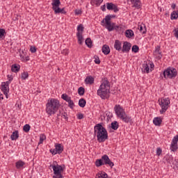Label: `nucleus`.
I'll list each match as a JSON object with an SVG mask.
<instances>
[{"label":"nucleus","instance_id":"obj_37","mask_svg":"<svg viewBox=\"0 0 178 178\" xmlns=\"http://www.w3.org/2000/svg\"><path fill=\"white\" fill-rule=\"evenodd\" d=\"M170 149L171 151H172L173 152H175V151H177V143L174 144L172 142L171 143V146H170Z\"/></svg>","mask_w":178,"mask_h":178},{"label":"nucleus","instance_id":"obj_62","mask_svg":"<svg viewBox=\"0 0 178 178\" xmlns=\"http://www.w3.org/2000/svg\"><path fill=\"white\" fill-rule=\"evenodd\" d=\"M151 67H152V65H151Z\"/></svg>","mask_w":178,"mask_h":178},{"label":"nucleus","instance_id":"obj_24","mask_svg":"<svg viewBox=\"0 0 178 178\" xmlns=\"http://www.w3.org/2000/svg\"><path fill=\"white\" fill-rule=\"evenodd\" d=\"M142 71L143 73H149V66L148 64H147V63H144L143 64Z\"/></svg>","mask_w":178,"mask_h":178},{"label":"nucleus","instance_id":"obj_20","mask_svg":"<svg viewBox=\"0 0 178 178\" xmlns=\"http://www.w3.org/2000/svg\"><path fill=\"white\" fill-rule=\"evenodd\" d=\"M125 36L127 38H131V37L134 36V32L131 29H127L125 31Z\"/></svg>","mask_w":178,"mask_h":178},{"label":"nucleus","instance_id":"obj_46","mask_svg":"<svg viewBox=\"0 0 178 178\" xmlns=\"http://www.w3.org/2000/svg\"><path fill=\"white\" fill-rule=\"evenodd\" d=\"M177 141H178V135H176L172 140V143H173L174 144H177Z\"/></svg>","mask_w":178,"mask_h":178},{"label":"nucleus","instance_id":"obj_54","mask_svg":"<svg viewBox=\"0 0 178 178\" xmlns=\"http://www.w3.org/2000/svg\"><path fill=\"white\" fill-rule=\"evenodd\" d=\"M61 118H63V119H67V113H61Z\"/></svg>","mask_w":178,"mask_h":178},{"label":"nucleus","instance_id":"obj_36","mask_svg":"<svg viewBox=\"0 0 178 178\" xmlns=\"http://www.w3.org/2000/svg\"><path fill=\"white\" fill-rule=\"evenodd\" d=\"M29 78V72H24L21 74V79L22 80H26V79Z\"/></svg>","mask_w":178,"mask_h":178},{"label":"nucleus","instance_id":"obj_2","mask_svg":"<svg viewBox=\"0 0 178 178\" xmlns=\"http://www.w3.org/2000/svg\"><path fill=\"white\" fill-rule=\"evenodd\" d=\"M97 94L102 99H108V98H109V94H111V84H109L108 79L103 81L97 90Z\"/></svg>","mask_w":178,"mask_h":178},{"label":"nucleus","instance_id":"obj_23","mask_svg":"<svg viewBox=\"0 0 178 178\" xmlns=\"http://www.w3.org/2000/svg\"><path fill=\"white\" fill-rule=\"evenodd\" d=\"M10 138L12 141H15L19 138V131H15L13 132Z\"/></svg>","mask_w":178,"mask_h":178},{"label":"nucleus","instance_id":"obj_6","mask_svg":"<svg viewBox=\"0 0 178 178\" xmlns=\"http://www.w3.org/2000/svg\"><path fill=\"white\" fill-rule=\"evenodd\" d=\"M52 9L54 13L56 15L58 13H62L63 15H66V11H65V8H60V0H51Z\"/></svg>","mask_w":178,"mask_h":178},{"label":"nucleus","instance_id":"obj_29","mask_svg":"<svg viewBox=\"0 0 178 178\" xmlns=\"http://www.w3.org/2000/svg\"><path fill=\"white\" fill-rule=\"evenodd\" d=\"M178 18V10L173 11L171 13L170 19L171 20H176Z\"/></svg>","mask_w":178,"mask_h":178},{"label":"nucleus","instance_id":"obj_12","mask_svg":"<svg viewBox=\"0 0 178 178\" xmlns=\"http://www.w3.org/2000/svg\"><path fill=\"white\" fill-rule=\"evenodd\" d=\"M106 8L108 10H113L115 13H116V12H119V9L118 8V6H116V5L113 4V3H107Z\"/></svg>","mask_w":178,"mask_h":178},{"label":"nucleus","instance_id":"obj_40","mask_svg":"<svg viewBox=\"0 0 178 178\" xmlns=\"http://www.w3.org/2000/svg\"><path fill=\"white\" fill-rule=\"evenodd\" d=\"M84 92H86V89H84V88H83V87L79 88V89H78L79 95H83L84 94Z\"/></svg>","mask_w":178,"mask_h":178},{"label":"nucleus","instance_id":"obj_21","mask_svg":"<svg viewBox=\"0 0 178 178\" xmlns=\"http://www.w3.org/2000/svg\"><path fill=\"white\" fill-rule=\"evenodd\" d=\"M56 151L57 154H62L63 152V146L60 144H57L55 145Z\"/></svg>","mask_w":178,"mask_h":178},{"label":"nucleus","instance_id":"obj_48","mask_svg":"<svg viewBox=\"0 0 178 178\" xmlns=\"http://www.w3.org/2000/svg\"><path fill=\"white\" fill-rule=\"evenodd\" d=\"M30 51L32 54H35V52H37V48H35V47L31 46L30 48Z\"/></svg>","mask_w":178,"mask_h":178},{"label":"nucleus","instance_id":"obj_63","mask_svg":"<svg viewBox=\"0 0 178 178\" xmlns=\"http://www.w3.org/2000/svg\"><path fill=\"white\" fill-rule=\"evenodd\" d=\"M8 77H9V75H8Z\"/></svg>","mask_w":178,"mask_h":178},{"label":"nucleus","instance_id":"obj_60","mask_svg":"<svg viewBox=\"0 0 178 178\" xmlns=\"http://www.w3.org/2000/svg\"><path fill=\"white\" fill-rule=\"evenodd\" d=\"M0 99H3V97H0Z\"/></svg>","mask_w":178,"mask_h":178},{"label":"nucleus","instance_id":"obj_57","mask_svg":"<svg viewBox=\"0 0 178 178\" xmlns=\"http://www.w3.org/2000/svg\"><path fill=\"white\" fill-rule=\"evenodd\" d=\"M171 8H172V9H175V8H176V4L172 3V6H171Z\"/></svg>","mask_w":178,"mask_h":178},{"label":"nucleus","instance_id":"obj_22","mask_svg":"<svg viewBox=\"0 0 178 178\" xmlns=\"http://www.w3.org/2000/svg\"><path fill=\"white\" fill-rule=\"evenodd\" d=\"M20 70V65L17 64H13L11 67V71L14 73H17Z\"/></svg>","mask_w":178,"mask_h":178},{"label":"nucleus","instance_id":"obj_50","mask_svg":"<svg viewBox=\"0 0 178 178\" xmlns=\"http://www.w3.org/2000/svg\"><path fill=\"white\" fill-rule=\"evenodd\" d=\"M61 54H63V55H68L69 49H63V51H61Z\"/></svg>","mask_w":178,"mask_h":178},{"label":"nucleus","instance_id":"obj_18","mask_svg":"<svg viewBox=\"0 0 178 178\" xmlns=\"http://www.w3.org/2000/svg\"><path fill=\"white\" fill-rule=\"evenodd\" d=\"M153 123L155 126H161L162 124V119L161 117H156L153 120Z\"/></svg>","mask_w":178,"mask_h":178},{"label":"nucleus","instance_id":"obj_61","mask_svg":"<svg viewBox=\"0 0 178 178\" xmlns=\"http://www.w3.org/2000/svg\"><path fill=\"white\" fill-rule=\"evenodd\" d=\"M58 70H60V68H58Z\"/></svg>","mask_w":178,"mask_h":178},{"label":"nucleus","instance_id":"obj_38","mask_svg":"<svg viewBox=\"0 0 178 178\" xmlns=\"http://www.w3.org/2000/svg\"><path fill=\"white\" fill-rule=\"evenodd\" d=\"M77 33H81V34H83V31H84V26H83V24H79L77 26Z\"/></svg>","mask_w":178,"mask_h":178},{"label":"nucleus","instance_id":"obj_32","mask_svg":"<svg viewBox=\"0 0 178 178\" xmlns=\"http://www.w3.org/2000/svg\"><path fill=\"white\" fill-rule=\"evenodd\" d=\"M86 45H87V47H88V48H91V47H92V40H91V38H88L86 40Z\"/></svg>","mask_w":178,"mask_h":178},{"label":"nucleus","instance_id":"obj_3","mask_svg":"<svg viewBox=\"0 0 178 178\" xmlns=\"http://www.w3.org/2000/svg\"><path fill=\"white\" fill-rule=\"evenodd\" d=\"M114 111L118 119H120L124 123H133V119L131 116L127 115L123 107L119 104H116L114 106Z\"/></svg>","mask_w":178,"mask_h":178},{"label":"nucleus","instance_id":"obj_53","mask_svg":"<svg viewBox=\"0 0 178 178\" xmlns=\"http://www.w3.org/2000/svg\"><path fill=\"white\" fill-rule=\"evenodd\" d=\"M122 27L121 25H120V26H115V30H116L117 31H122Z\"/></svg>","mask_w":178,"mask_h":178},{"label":"nucleus","instance_id":"obj_35","mask_svg":"<svg viewBox=\"0 0 178 178\" xmlns=\"http://www.w3.org/2000/svg\"><path fill=\"white\" fill-rule=\"evenodd\" d=\"M61 98H62V99H64V101H66V102H69L70 100L72 99V97H68V95H66V94H63L61 95Z\"/></svg>","mask_w":178,"mask_h":178},{"label":"nucleus","instance_id":"obj_33","mask_svg":"<svg viewBox=\"0 0 178 178\" xmlns=\"http://www.w3.org/2000/svg\"><path fill=\"white\" fill-rule=\"evenodd\" d=\"M111 129H113V130H118V129H119V124L117 121L111 123Z\"/></svg>","mask_w":178,"mask_h":178},{"label":"nucleus","instance_id":"obj_55","mask_svg":"<svg viewBox=\"0 0 178 178\" xmlns=\"http://www.w3.org/2000/svg\"><path fill=\"white\" fill-rule=\"evenodd\" d=\"M75 15H81V10H76Z\"/></svg>","mask_w":178,"mask_h":178},{"label":"nucleus","instance_id":"obj_5","mask_svg":"<svg viewBox=\"0 0 178 178\" xmlns=\"http://www.w3.org/2000/svg\"><path fill=\"white\" fill-rule=\"evenodd\" d=\"M159 104L161 108L160 113L163 115V113H165L168 111V108H169V104H170V99L168 97L159 99Z\"/></svg>","mask_w":178,"mask_h":178},{"label":"nucleus","instance_id":"obj_41","mask_svg":"<svg viewBox=\"0 0 178 178\" xmlns=\"http://www.w3.org/2000/svg\"><path fill=\"white\" fill-rule=\"evenodd\" d=\"M92 2L97 5V6H99L104 2V0H92Z\"/></svg>","mask_w":178,"mask_h":178},{"label":"nucleus","instance_id":"obj_26","mask_svg":"<svg viewBox=\"0 0 178 178\" xmlns=\"http://www.w3.org/2000/svg\"><path fill=\"white\" fill-rule=\"evenodd\" d=\"M25 165H26V163H24V161L21 160L17 161L15 163V166L17 169H22V168H23V166H24Z\"/></svg>","mask_w":178,"mask_h":178},{"label":"nucleus","instance_id":"obj_10","mask_svg":"<svg viewBox=\"0 0 178 178\" xmlns=\"http://www.w3.org/2000/svg\"><path fill=\"white\" fill-rule=\"evenodd\" d=\"M102 160L103 161V163H104V165H108L110 168H113V166H115L113 162L111 161L109 156H108L106 154L102 156Z\"/></svg>","mask_w":178,"mask_h":178},{"label":"nucleus","instance_id":"obj_4","mask_svg":"<svg viewBox=\"0 0 178 178\" xmlns=\"http://www.w3.org/2000/svg\"><path fill=\"white\" fill-rule=\"evenodd\" d=\"M60 108V103L56 99H49L46 104V112L49 116L55 115Z\"/></svg>","mask_w":178,"mask_h":178},{"label":"nucleus","instance_id":"obj_49","mask_svg":"<svg viewBox=\"0 0 178 178\" xmlns=\"http://www.w3.org/2000/svg\"><path fill=\"white\" fill-rule=\"evenodd\" d=\"M161 154H162V149H161V147H158L156 149V155H158V156H160Z\"/></svg>","mask_w":178,"mask_h":178},{"label":"nucleus","instance_id":"obj_27","mask_svg":"<svg viewBox=\"0 0 178 178\" xmlns=\"http://www.w3.org/2000/svg\"><path fill=\"white\" fill-rule=\"evenodd\" d=\"M76 37L78 38V42L81 45L83 44V33H76Z\"/></svg>","mask_w":178,"mask_h":178},{"label":"nucleus","instance_id":"obj_17","mask_svg":"<svg viewBox=\"0 0 178 178\" xmlns=\"http://www.w3.org/2000/svg\"><path fill=\"white\" fill-rule=\"evenodd\" d=\"M102 52L104 54V55H109L111 53V49L109 48V46L108 44H104L102 47Z\"/></svg>","mask_w":178,"mask_h":178},{"label":"nucleus","instance_id":"obj_58","mask_svg":"<svg viewBox=\"0 0 178 178\" xmlns=\"http://www.w3.org/2000/svg\"><path fill=\"white\" fill-rule=\"evenodd\" d=\"M59 116H62V113H59L58 114H57V118H59Z\"/></svg>","mask_w":178,"mask_h":178},{"label":"nucleus","instance_id":"obj_47","mask_svg":"<svg viewBox=\"0 0 178 178\" xmlns=\"http://www.w3.org/2000/svg\"><path fill=\"white\" fill-rule=\"evenodd\" d=\"M53 177L54 178H63V176L62 175V173H58V174H54Z\"/></svg>","mask_w":178,"mask_h":178},{"label":"nucleus","instance_id":"obj_8","mask_svg":"<svg viewBox=\"0 0 178 178\" xmlns=\"http://www.w3.org/2000/svg\"><path fill=\"white\" fill-rule=\"evenodd\" d=\"M102 23H106V29L108 31H113V23L111 22V16H106L105 19L102 21Z\"/></svg>","mask_w":178,"mask_h":178},{"label":"nucleus","instance_id":"obj_52","mask_svg":"<svg viewBox=\"0 0 178 178\" xmlns=\"http://www.w3.org/2000/svg\"><path fill=\"white\" fill-rule=\"evenodd\" d=\"M50 152L51 154H52V155H56V154H58V152H56V149H50Z\"/></svg>","mask_w":178,"mask_h":178},{"label":"nucleus","instance_id":"obj_14","mask_svg":"<svg viewBox=\"0 0 178 178\" xmlns=\"http://www.w3.org/2000/svg\"><path fill=\"white\" fill-rule=\"evenodd\" d=\"M154 56L156 59H162V52H161V47L157 46L154 51Z\"/></svg>","mask_w":178,"mask_h":178},{"label":"nucleus","instance_id":"obj_42","mask_svg":"<svg viewBox=\"0 0 178 178\" xmlns=\"http://www.w3.org/2000/svg\"><path fill=\"white\" fill-rule=\"evenodd\" d=\"M45 138H47L45 135L41 134L40 136V141H39L38 144H42V143H44V140H45Z\"/></svg>","mask_w":178,"mask_h":178},{"label":"nucleus","instance_id":"obj_16","mask_svg":"<svg viewBox=\"0 0 178 178\" xmlns=\"http://www.w3.org/2000/svg\"><path fill=\"white\" fill-rule=\"evenodd\" d=\"M114 48L116 51H122V42L119 40H116L114 43Z\"/></svg>","mask_w":178,"mask_h":178},{"label":"nucleus","instance_id":"obj_34","mask_svg":"<svg viewBox=\"0 0 178 178\" xmlns=\"http://www.w3.org/2000/svg\"><path fill=\"white\" fill-rule=\"evenodd\" d=\"M5 34H6L5 29H0V40H3L5 38Z\"/></svg>","mask_w":178,"mask_h":178},{"label":"nucleus","instance_id":"obj_43","mask_svg":"<svg viewBox=\"0 0 178 178\" xmlns=\"http://www.w3.org/2000/svg\"><path fill=\"white\" fill-rule=\"evenodd\" d=\"M67 102H68V106L71 109H73V108H74V102L72 100V99L69 100Z\"/></svg>","mask_w":178,"mask_h":178},{"label":"nucleus","instance_id":"obj_30","mask_svg":"<svg viewBox=\"0 0 178 178\" xmlns=\"http://www.w3.org/2000/svg\"><path fill=\"white\" fill-rule=\"evenodd\" d=\"M86 104H87V102L86 101V99H80L79 101V106L81 108H84V106H86Z\"/></svg>","mask_w":178,"mask_h":178},{"label":"nucleus","instance_id":"obj_39","mask_svg":"<svg viewBox=\"0 0 178 178\" xmlns=\"http://www.w3.org/2000/svg\"><path fill=\"white\" fill-rule=\"evenodd\" d=\"M31 127L29 124H26L24 126L23 130L25 133H29L30 131Z\"/></svg>","mask_w":178,"mask_h":178},{"label":"nucleus","instance_id":"obj_11","mask_svg":"<svg viewBox=\"0 0 178 178\" xmlns=\"http://www.w3.org/2000/svg\"><path fill=\"white\" fill-rule=\"evenodd\" d=\"M131 49V44L129 42H124L122 45V49H121L122 52H129Z\"/></svg>","mask_w":178,"mask_h":178},{"label":"nucleus","instance_id":"obj_19","mask_svg":"<svg viewBox=\"0 0 178 178\" xmlns=\"http://www.w3.org/2000/svg\"><path fill=\"white\" fill-rule=\"evenodd\" d=\"M138 30L142 34H145V33H147V27L145 26V24H141L140 25H138Z\"/></svg>","mask_w":178,"mask_h":178},{"label":"nucleus","instance_id":"obj_7","mask_svg":"<svg viewBox=\"0 0 178 178\" xmlns=\"http://www.w3.org/2000/svg\"><path fill=\"white\" fill-rule=\"evenodd\" d=\"M164 79H175L177 76V70L173 67H168L163 72Z\"/></svg>","mask_w":178,"mask_h":178},{"label":"nucleus","instance_id":"obj_51","mask_svg":"<svg viewBox=\"0 0 178 178\" xmlns=\"http://www.w3.org/2000/svg\"><path fill=\"white\" fill-rule=\"evenodd\" d=\"M77 118L81 120V119H84V115L83 113H79L77 114Z\"/></svg>","mask_w":178,"mask_h":178},{"label":"nucleus","instance_id":"obj_9","mask_svg":"<svg viewBox=\"0 0 178 178\" xmlns=\"http://www.w3.org/2000/svg\"><path fill=\"white\" fill-rule=\"evenodd\" d=\"M10 81H12V79L1 83V91H3L4 95L6 97L8 96V92H9V85L10 84Z\"/></svg>","mask_w":178,"mask_h":178},{"label":"nucleus","instance_id":"obj_59","mask_svg":"<svg viewBox=\"0 0 178 178\" xmlns=\"http://www.w3.org/2000/svg\"><path fill=\"white\" fill-rule=\"evenodd\" d=\"M106 16H110L111 19H113V17H115V15H106Z\"/></svg>","mask_w":178,"mask_h":178},{"label":"nucleus","instance_id":"obj_45","mask_svg":"<svg viewBox=\"0 0 178 178\" xmlns=\"http://www.w3.org/2000/svg\"><path fill=\"white\" fill-rule=\"evenodd\" d=\"M95 63H96L97 65H99V63H101V60H99V57L95 56Z\"/></svg>","mask_w":178,"mask_h":178},{"label":"nucleus","instance_id":"obj_56","mask_svg":"<svg viewBox=\"0 0 178 178\" xmlns=\"http://www.w3.org/2000/svg\"><path fill=\"white\" fill-rule=\"evenodd\" d=\"M106 7L105 6V5H104V6H102V7H101V9H102V10L103 11V12H105V10H106Z\"/></svg>","mask_w":178,"mask_h":178},{"label":"nucleus","instance_id":"obj_13","mask_svg":"<svg viewBox=\"0 0 178 178\" xmlns=\"http://www.w3.org/2000/svg\"><path fill=\"white\" fill-rule=\"evenodd\" d=\"M52 169L54 170V174H58V173H62V172H63V167H62V165H52Z\"/></svg>","mask_w":178,"mask_h":178},{"label":"nucleus","instance_id":"obj_44","mask_svg":"<svg viewBox=\"0 0 178 178\" xmlns=\"http://www.w3.org/2000/svg\"><path fill=\"white\" fill-rule=\"evenodd\" d=\"M139 50H140V48L137 45H134L132 47V52L137 54V52H138Z\"/></svg>","mask_w":178,"mask_h":178},{"label":"nucleus","instance_id":"obj_1","mask_svg":"<svg viewBox=\"0 0 178 178\" xmlns=\"http://www.w3.org/2000/svg\"><path fill=\"white\" fill-rule=\"evenodd\" d=\"M94 135L96 136L98 143H105L108 140V131L102 123L97 124L94 127Z\"/></svg>","mask_w":178,"mask_h":178},{"label":"nucleus","instance_id":"obj_25","mask_svg":"<svg viewBox=\"0 0 178 178\" xmlns=\"http://www.w3.org/2000/svg\"><path fill=\"white\" fill-rule=\"evenodd\" d=\"M86 84H94V77L92 76H87L85 79Z\"/></svg>","mask_w":178,"mask_h":178},{"label":"nucleus","instance_id":"obj_15","mask_svg":"<svg viewBox=\"0 0 178 178\" xmlns=\"http://www.w3.org/2000/svg\"><path fill=\"white\" fill-rule=\"evenodd\" d=\"M131 3H132L134 8H137L140 9L141 7V1L140 0H129Z\"/></svg>","mask_w":178,"mask_h":178},{"label":"nucleus","instance_id":"obj_31","mask_svg":"<svg viewBox=\"0 0 178 178\" xmlns=\"http://www.w3.org/2000/svg\"><path fill=\"white\" fill-rule=\"evenodd\" d=\"M104 165H105V163H104L102 159L96 160L95 165L97 168H99V166H104Z\"/></svg>","mask_w":178,"mask_h":178},{"label":"nucleus","instance_id":"obj_28","mask_svg":"<svg viewBox=\"0 0 178 178\" xmlns=\"http://www.w3.org/2000/svg\"><path fill=\"white\" fill-rule=\"evenodd\" d=\"M96 178H108V174L106 172H99L96 175Z\"/></svg>","mask_w":178,"mask_h":178}]
</instances>
